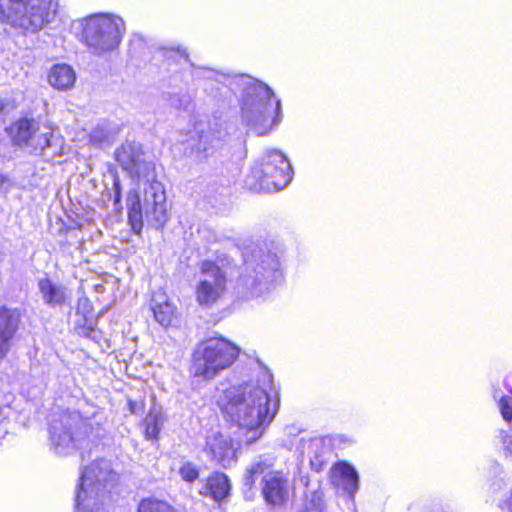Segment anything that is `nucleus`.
I'll return each instance as SVG.
<instances>
[{"mask_svg": "<svg viewBox=\"0 0 512 512\" xmlns=\"http://www.w3.org/2000/svg\"><path fill=\"white\" fill-rule=\"evenodd\" d=\"M179 475L186 482H194L199 477V469L197 465L191 462H185L179 468Z\"/></svg>", "mask_w": 512, "mask_h": 512, "instance_id": "b1692460", "label": "nucleus"}, {"mask_svg": "<svg viewBox=\"0 0 512 512\" xmlns=\"http://www.w3.org/2000/svg\"><path fill=\"white\" fill-rule=\"evenodd\" d=\"M323 496H324V494L320 489H314V490L308 489L305 492V497H306L307 501H309L310 504L316 509H320L322 507Z\"/></svg>", "mask_w": 512, "mask_h": 512, "instance_id": "a878e982", "label": "nucleus"}, {"mask_svg": "<svg viewBox=\"0 0 512 512\" xmlns=\"http://www.w3.org/2000/svg\"><path fill=\"white\" fill-rule=\"evenodd\" d=\"M226 274L211 261L201 264L199 279L195 288L196 300L202 306L218 302L226 290Z\"/></svg>", "mask_w": 512, "mask_h": 512, "instance_id": "ddd939ff", "label": "nucleus"}, {"mask_svg": "<svg viewBox=\"0 0 512 512\" xmlns=\"http://www.w3.org/2000/svg\"><path fill=\"white\" fill-rule=\"evenodd\" d=\"M239 349L224 338H210L200 343L193 353L191 371L194 376L211 380L230 367Z\"/></svg>", "mask_w": 512, "mask_h": 512, "instance_id": "0eeeda50", "label": "nucleus"}, {"mask_svg": "<svg viewBox=\"0 0 512 512\" xmlns=\"http://www.w3.org/2000/svg\"><path fill=\"white\" fill-rule=\"evenodd\" d=\"M204 451L224 468L232 466L237 461V448L232 439L220 431H212L206 437Z\"/></svg>", "mask_w": 512, "mask_h": 512, "instance_id": "4468645a", "label": "nucleus"}, {"mask_svg": "<svg viewBox=\"0 0 512 512\" xmlns=\"http://www.w3.org/2000/svg\"><path fill=\"white\" fill-rule=\"evenodd\" d=\"M213 146V137L210 132H202L199 135V141L196 145V150L198 152H208L210 148Z\"/></svg>", "mask_w": 512, "mask_h": 512, "instance_id": "bb28decb", "label": "nucleus"}, {"mask_svg": "<svg viewBox=\"0 0 512 512\" xmlns=\"http://www.w3.org/2000/svg\"><path fill=\"white\" fill-rule=\"evenodd\" d=\"M307 448L311 451H315V458L310 459L311 466L319 471L322 467L321 455L318 454V450L322 447V442L319 439H312L306 442Z\"/></svg>", "mask_w": 512, "mask_h": 512, "instance_id": "393cba45", "label": "nucleus"}, {"mask_svg": "<svg viewBox=\"0 0 512 512\" xmlns=\"http://www.w3.org/2000/svg\"><path fill=\"white\" fill-rule=\"evenodd\" d=\"M229 490L228 477L223 473H215L209 476L200 493L210 495L213 499L219 501L228 495Z\"/></svg>", "mask_w": 512, "mask_h": 512, "instance_id": "412c9836", "label": "nucleus"}, {"mask_svg": "<svg viewBox=\"0 0 512 512\" xmlns=\"http://www.w3.org/2000/svg\"><path fill=\"white\" fill-rule=\"evenodd\" d=\"M125 32L124 21L113 14H94L84 20L83 38L95 55L115 50Z\"/></svg>", "mask_w": 512, "mask_h": 512, "instance_id": "9d476101", "label": "nucleus"}, {"mask_svg": "<svg viewBox=\"0 0 512 512\" xmlns=\"http://www.w3.org/2000/svg\"><path fill=\"white\" fill-rule=\"evenodd\" d=\"M38 289L45 304L50 307L62 306L67 299L66 289L52 282L49 278L38 281Z\"/></svg>", "mask_w": 512, "mask_h": 512, "instance_id": "aec40b11", "label": "nucleus"}, {"mask_svg": "<svg viewBox=\"0 0 512 512\" xmlns=\"http://www.w3.org/2000/svg\"><path fill=\"white\" fill-rule=\"evenodd\" d=\"M48 82L53 88L66 91L74 86L76 73L68 64H56L49 71Z\"/></svg>", "mask_w": 512, "mask_h": 512, "instance_id": "6ab92c4d", "label": "nucleus"}, {"mask_svg": "<svg viewBox=\"0 0 512 512\" xmlns=\"http://www.w3.org/2000/svg\"><path fill=\"white\" fill-rule=\"evenodd\" d=\"M236 84L243 87L241 119L251 131L263 136L279 125L281 102L270 87L246 75L236 78Z\"/></svg>", "mask_w": 512, "mask_h": 512, "instance_id": "f03ea898", "label": "nucleus"}, {"mask_svg": "<svg viewBox=\"0 0 512 512\" xmlns=\"http://www.w3.org/2000/svg\"><path fill=\"white\" fill-rule=\"evenodd\" d=\"M293 170L287 157L276 149L265 151L251 169L250 184L254 190L276 192L284 189L292 179Z\"/></svg>", "mask_w": 512, "mask_h": 512, "instance_id": "1a4fd4ad", "label": "nucleus"}, {"mask_svg": "<svg viewBox=\"0 0 512 512\" xmlns=\"http://www.w3.org/2000/svg\"><path fill=\"white\" fill-rule=\"evenodd\" d=\"M151 310L153 311L155 320L163 327L172 325L176 317L175 305L162 290L154 292L151 301Z\"/></svg>", "mask_w": 512, "mask_h": 512, "instance_id": "a211bd4d", "label": "nucleus"}, {"mask_svg": "<svg viewBox=\"0 0 512 512\" xmlns=\"http://www.w3.org/2000/svg\"><path fill=\"white\" fill-rule=\"evenodd\" d=\"M138 512H176L166 501L157 498H145L139 506Z\"/></svg>", "mask_w": 512, "mask_h": 512, "instance_id": "5701e85b", "label": "nucleus"}, {"mask_svg": "<svg viewBox=\"0 0 512 512\" xmlns=\"http://www.w3.org/2000/svg\"><path fill=\"white\" fill-rule=\"evenodd\" d=\"M58 6V0H0V23L36 33L53 20Z\"/></svg>", "mask_w": 512, "mask_h": 512, "instance_id": "7ed1b4c3", "label": "nucleus"}, {"mask_svg": "<svg viewBox=\"0 0 512 512\" xmlns=\"http://www.w3.org/2000/svg\"><path fill=\"white\" fill-rule=\"evenodd\" d=\"M91 432V424L76 411L66 410L52 415L50 438L54 450L60 455H69L87 446Z\"/></svg>", "mask_w": 512, "mask_h": 512, "instance_id": "39448f33", "label": "nucleus"}, {"mask_svg": "<svg viewBox=\"0 0 512 512\" xmlns=\"http://www.w3.org/2000/svg\"><path fill=\"white\" fill-rule=\"evenodd\" d=\"M20 322L21 313L17 308L0 307V364L12 349Z\"/></svg>", "mask_w": 512, "mask_h": 512, "instance_id": "2eb2a0df", "label": "nucleus"}, {"mask_svg": "<svg viewBox=\"0 0 512 512\" xmlns=\"http://www.w3.org/2000/svg\"><path fill=\"white\" fill-rule=\"evenodd\" d=\"M499 408L502 414V417L506 421L512 420V397H502L499 401Z\"/></svg>", "mask_w": 512, "mask_h": 512, "instance_id": "cd10ccee", "label": "nucleus"}, {"mask_svg": "<svg viewBox=\"0 0 512 512\" xmlns=\"http://www.w3.org/2000/svg\"><path fill=\"white\" fill-rule=\"evenodd\" d=\"M331 483L343 489L350 496L358 490V474L356 470L347 463H337L330 470Z\"/></svg>", "mask_w": 512, "mask_h": 512, "instance_id": "dca6fc26", "label": "nucleus"}, {"mask_svg": "<svg viewBox=\"0 0 512 512\" xmlns=\"http://www.w3.org/2000/svg\"><path fill=\"white\" fill-rule=\"evenodd\" d=\"M12 142L29 148L32 152H41L46 156H58L64 151V139L50 127L40 129L34 119L21 118L7 129Z\"/></svg>", "mask_w": 512, "mask_h": 512, "instance_id": "6e6552de", "label": "nucleus"}, {"mask_svg": "<svg viewBox=\"0 0 512 512\" xmlns=\"http://www.w3.org/2000/svg\"><path fill=\"white\" fill-rule=\"evenodd\" d=\"M163 422L164 420L161 412L153 408L144 420L146 438L149 440L156 439Z\"/></svg>", "mask_w": 512, "mask_h": 512, "instance_id": "4be33fe9", "label": "nucleus"}, {"mask_svg": "<svg viewBox=\"0 0 512 512\" xmlns=\"http://www.w3.org/2000/svg\"><path fill=\"white\" fill-rule=\"evenodd\" d=\"M272 466L271 462L258 461L253 463L244 475V483L248 487H252L255 479L259 475L262 478V494L268 504L281 506L288 500L289 495V479L288 475L282 471H268Z\"/></svg>", "mask_w": 512, "mask_h": 512, "instance_id": "f8f14e48", "label": "nucleus"}, {"mask_svg": "<svg viewBox=\"0 0 512 512\" xmlns=\"http://www.w3.org/2000/svg\"><path fill=\"white\" fill-rule=\"evenodd\" d=\"M127 205L129 222L136 233L142 230L144 219L156 228L163 227L169 219L165 189L157 180L146 185L142 200L136 192L129 193Z\"/></svg>", "mask_w": 512, "mask_h": 512, "instance_id": "20e7f679", "label": "nucleus"}, {"mask_svg": "<svg viewBox=\"0 0 512 512\" xmlns=\"http://www.w3.org/2000/svg\"><path fill=\"white\" fill-rule=\"evenodd\" d=\"M6 181H7V178L4 175L0 174V190L3 188Z\"/></svg>", "mask_w": 512, "mask_h": 512, "instance_id": "7c9ffc66", "label": "nucleus"}, {"mask_svg": "<svg viewBox=\"0 0 512 512\" xmlns=\"http://www.w3.org/2000/svg\"><path fill=\"white\" fill-rule=\"evenodd\" d=\"M115 480L116 474L108 460H97L85 467L77 486L78 512H100L103 506L104 490Z\"/></svg>", "mask_w": 512, "mask_h": 512, "instance_id": "423d86ee", "label": "nucleus"}, {"mask_svg": "<svg viewBox=\"0 0 512 512\" xmlns=\"http://www.w3.org/2000/svg\"><path fill=\"white\" fill-rule=\"evenodd\" d=\"M281 278L280 260L275 252L263 248L253 250L247 261L245 284L253 295H259Z\"/></svg>", "mask_w": 512, "mask_h": 512, "instance_id": "9b49d317", "label": "nucleus"}, {"mask_svg": "<svg viewBox=\"0 0 512 512\" xmlns=\"http://www.w3.org/2000/svg\"><path fill=\"white\" fill-rule=\"evenodd\" d=\"M500 436L505 454L512 459V434L501 431Z\"/></svg>", "mask_w": 512, "mask_h": 512, "instance_id": "c756f323", "label": "nucleus"}, {"mask_svg": "<svg viewBox=\"0 0 512 512\" xmlns=\"http://www.w3.org/2000/svg\"><path fill=\"white\" fill-rule=\"evenodd\" d=\"M271 386L272 375L262 369L255 381L227 390L220 402L223 413L247 445L262 437L277 414L278 400L272 398Z\"/></svg>", "mask_w": 512, "mask_h": 512, "instance_id": "f257e3e1", "label": "nucleus"}, {"mask_svg": "<svg viewBox=\"0 0 512 512\" xmlns=\"http://www.w3.org/2000/svg\"><path fill=\"white\" fill-rule=\"evenodd\" d=\"M143 151L141 145L135 142H127L116 151V159L120 165L140 177L142 167L146 164L142 161Z\"/></svg>", "mask_w": 512, "mask_h": 512, "instance_id": "f3484780", "label": "nucleus"}, {"mask_svg": "<svg viewBox=\"0 0 512 512\" xmlns=\"http://www.w3.org/2000/svg\"><path fill=\"white\" fill-rule=\"evenodd\" d=\"M108 139V133L105 129L97 127L90 133V142L93 144H102Z\"/></svg>", "mask_w": 512, "mask_h": 512, "instance_id": "c85d7f7f", "label": "nucleus"}]
</instances>
